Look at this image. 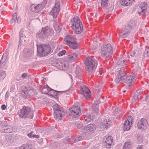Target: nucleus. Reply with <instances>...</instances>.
<instances>
[{
	"label": "nucleus",
	"instance_id": "f257e3e1",
	"mask_svg": "<svg viewBox=\"0 0 149 149\" xmlns=\"http://www.w3.org/2000/svg\"><path fill=\"white\" fill-rule=\"evenodd\" d=\"M85 67L89 74L93 73L97 65V61L90 57L86 58L85 61Z\"/></svg>",
	"mask_w": 149,
	"mask_h": 149
},
{
	"label": "nucleus",
	"instance_id": "f03ea898",
	"mask_svg": "<svg viewBox=\"0 0 149 149\" xmlns=\"http://www.w3.org/2000/svg\"><path fill=\"white\" fill-rule=\"evenodd\" d=\"M100 51L102 57L106 59L110 58L113 55L112 47L110 44L103 45L101 47Z\"/></svg>",
	"mask_w": 149,
	"mask_h": 149
},
{
	"label": "nucleus",
	"instance_id": "7ed1b4c3",
	"mask_svg": "<svg viewBox=\"0 0 149 149\" xmlns=\"http://www.w3.org/2000/svg\"><path fill=\"white\" fill-rule=\"evenodd\" d=\"M71 23V28L77 34L81 33L83 30V26L79 18L77 16L74 17L72 20Z\"/></svg>",
	"mask_w": 149,
	"mask_h": 149
},
{
	"label": "nucleus",
	"instance_id": "20e7f679",
	"mask_svg": "<svg viewBox=\"0 0 149 149\" xmlns=\"http://www.w3.org/2000/svg\"><path fill=\"white\" fill-rule=\"evenodd\" d=\"M75 38L71 35H67L64 39L65 43L69 46L70 48L75 49L77 48L78 44L75 40Z\"/></svg>",
	"mask_w": 149,
	"mask_h": 149
},
{
	"label": "nucleus",
	"instance_id": "39448f33",
	"mask_svg": "<svg viewBox=\"0 0 149 149\" xmlns=\"http://www.w3.org/2000/svg\"><path fill=\"white\" fill-rule=\"evenodd\" d=\"M37 52L41 56H43L49 54L51 51V48L49 45H37Z\"/></svg>",
	"mask_w": 149,
	"mask_h": 149
},
{
	"label": "nucleus",
	"instance_id": "423d86ee",
	"mask_svg": "<svg viewBox=\"0 0 149 149\" xmlns=\"http://www.w3.org/2000/svg\"><path fill=\"white\" fill-rule=\"evenodd\" d=\"M54 111V116L57 120H61L65 112L63 108L58 104H56L53 107Z\"/></svg>",
	"mask_w": 149,
	"mask_h": 149
},
{
	"label": "nucleus",
	"instance_id": "0eeeda50",
	"mask_svg": "<svg viewBox=\"0 0 149 149\" xmlns=\"http://www.w3.org/2000/svg\"><path fill=\"white\" fill-rule=\"evenodd\" d=\"M122 82L125 83L127 87L129 88L132 85L136 79V75L135 74L131 73L129 75L123 78Z\"/></svg>",
	"mask_w": 149,
	"mask_h": 149
},
{
	"label": "nucleus",
	"instance_id": "6e6552de",
	"mask_svg": "<svg viewBox=\"0 0 149 149\" xmlns=\"http://www.w3.org/2000/svg\"><path fill=\"white\" fill-rule=\"evenodd\" d=\"M134 25V22L133 21H130L128 25L124 28L123 31L120 33L119 34L120 37L122 38L127 37L130 33L131 29Z\"/></svg>",
	"mask_w": 149,
	"mask_h": 149
},
{
	"label": "nucleus",
	"instance_id": "1a4fd4ad",
	"mask_svg": "<svg viewBox=\"0 0 149 149\" xmlns=\"http://www.w3.org/2000/svg\"><path fill=\"white\" fill-rule=\"evenodd\" d=\"M19 116L21 117H26L32 118L33 116V111L31 109L26 107H23L20 111Z\"/></svg>",
	"mask_w": 149,
	"mask_h": 149
},
{
	"label": "nucleus",
	"instance_id": "9d476101",
	"mask_svg": "<svg viewBox=\"0 0 149 149\" xmlns=\"http://www.w3.org/2000/svg\"><path fill=\"white\" fill-rule=\"evenodd\" d=\"M126 70L124 67H123L118 72L117 76L115 80L116 83L119 84L122 82L123 78L125 77L126 74Z\"/></svg>",
	"mask_w": 149,
	"mask_h": 149
},
{
	"label": "nucleus",
	"instance_id": "9b49d317",
	"mask_svg": "<svg viewBox=\"0 0 149 149\" xmlns=\"http://www.w3.org/2000/svg\"><path fill=\"white\" fill-rule=\"evenodd\" d=\"M0 131L5 133H10L15 132V130L10 125L3 123L0 126Z\"/></svg>",
	"mask_w": 149,
	"mask_h": 149
},
{
	"label": "nucleus",
	"instance_id": "f8f14e48",
	"mask_svg": "<svg viewBox=\"0 0 149 149\" xmlns=\"http://www.w3.org/2000/svg\"><path fill=\"white\" fill-rule=\"evenodd\" d=\"M96 128V127L95 124H90L84 127L82 132L86 134H91L95 131Z\"/></svg>",
	"mask_w": 149,
	"mask_h": 149
},
{
	"label": "nucleus",
	"instance_id": "ddd939ff",
	"mask_svg": "<svg viewBox=\"0 0 149 149\" xmlns=\"http://www.w3.org/2000/svg\"><path fill=\"white\" fill-rule=\"evenodd\" d=\"M80 93L86 99H88L91 97V93L87 87L84 85L80 86Z\"/></svg>",
	"mask_w": 149,
	"mask_h": 149
},
{
	"label": "nucleus",
	"instance_id": "4468645a",
	"mask_svg": "<svg viewBox=\"0 0 149 149\" xmlns=\"http://www.w3.org/2000/svg\"><path fill=\"white\" fill-rule=\"evenodd\" d=\"M43 0V2H42L41 4H39L37 6H36L35 5H32L30 7V10L34 13H37L43 9L46 3V0Z\"/></svg>",
	"mask_w": 149,
	"mask_h": 149
},
{
	"label": "nucleus",
	"instance_id": "2eb2a0df",
	"mask_svg": "<svg viewBox=\"0 0 149 149\" xmlns=\"http://www.w3.org/2000/svg\"><path fill=\"white\" fill-rule=\"evenodd\" d=\"M59 1H56L55 6L50 13V14L53 16L54 18L56 17L60 10Z\"/></svg>",
	"mask_w": 149,
	"mask_h": 149
},
{
	"label": "nucleus",
	"instance_id": "dca6fc26",
	"mask_svg": "<svg viewBox=\"0 0 149 149\" xmlns=\"http://www.w3.org/2000/svg\"><path fill=\"white\" fill-rule=\"evenodd\" d=\"M22 94L24 97L27 98L34 95V90L32 87H26L22 92Z\"/></svg>",
	"mask_w": 149,
	"mask_h": 149
},
{
	"label": "nucleus",
	"instance_id": "f3484780",
	"mask_svg": "<svg viewBox=\"0 0 149 149\" xmlns=\"http://www.w3.org/2000/svg\"><path fill=\"white\" fill-rule=\"evenodd\" d=\"M138 129L141 130L146 129L148 127V123L147 120L142 118L138 122L137 125Z\"/></svg>",
	"mask_w": 149,
	"mask_h": 149
},
{
	"label": "nucleus",
	"instance_id": "a211bd4d",
	"mask_svg": "<svg viewBox=\"0 0 149 149\" xmlns=\"http://www.w3.org/2000/svg\"><path fill=\"white\" fill-rule=\"evenodd\" d=\"M69 114L72 118H75L79 116L80 114V110L79 107L78 106H74L70 109Z\"/></svg>",
	"mask_w": 149,
	"mask_h": 149
},
{
	"label": "nucleus",
	"instance_id": "6ab92c4d",
	"mask_svg": "<svg viewBox=\"0 0 149 149\" xmlns=\"http://www.w3.org/2000/svg\"><path fill=\"white\" fill-rule=\"evenodd\" d=\"M133 120L132 117L129 116L125 122L123 126V130L124 131L128 130L130 129L132 125V122Z\"/></svg>",
	"mask_w": 149,
	"mask_h": 149
},
{
	"label": "nucleus",
	"instance_id": "aec40b11",
	"mask_svg": "<svg viewBox=\"0 0 149 149\" xmlns=\"http://www.w3.org/2000/svg\"><path fill=\"white\" fill-rule=\"evenodd\" d=\"M109 0H101V2L102 7L104 8L105 11L107 13L110 11L112 8L109 3Z\"/></svg>",
	"mask_w": 149,
	"mask_h": 149
},
{
	"label": "nucleus",
	"instance_id": "412c9836",
	"mask_svg": "<svg viewBox=\"0 0 149 149\" xmlns=\"http://www.w3.org/2000/svg\"><path fill=\"white\" fill-rule=\"evenodd\" d=\"M147 3H141L139 6L138 13L139 15L144 14L147 11Z\"/></svg>",
	"mask_w": 149,
	"mask_h": 149
},
{
	"label": "nucleus",
	"instance_id": "4be33fe9",
	"mask_svg": "<svg viewBox=\"0 0 149 149\" xmlns=\"http://www.w3.org/2000/svg\"><path fill=\"white\" fill-rule=\"evenodd\" d=\"M66 91H56L50 88L49 91V93H48V95L52 97H55L56 96L58 97L60 94L62 93H64Z\"/></svg>",
	"mask_w": 149,
	"mask_h": 149
},
{
	"label": "nucleus",
	"instance_id": "5701e85b",
	"mask_svg": "<svg viewBox=\"0 0 149 149\" xmlns=\"http://www.w3.org/2000/svg\"><path fill=\"white\" fill-rule=\"evenodd\" d=\"M141 90H138L134 93V95L133 97L132 100L133 102H134L137 100L138 99H139L141 98V95H143V93L141 92Z\"/></svg>",
	"mask_w": 149,
	"mask_h": 149
},
{
	"label": "nucleus",
	"instance_id": "b1692460",
	"mask_svg": "<svg viewBox=\"0 0 149 149\" xmlns=\"http://www.w3.org/2000/svg\"><path fill=\"white\" fill-rule=\"evenodd\" d=\"M78 55V54L76 53L71 54L67 56V61L70 62L73 61L77 57Z\"/></svg>",
	"mask_w": 149,
	"mask_h": 149
},
{
	"label": "nucleus",
	"instance_id": "393cba45",
	"mask_svg": "<svg viewBox=\"0 0 149 149\" xmlns=\"http://www.w3.org/2000/svg\"><path fill=\"white\" fill-rule=\"evenodd\" d=\"M113 138L111 136H108L106 138L105 141L106 143V147L107 148H110V146L112 144Z\"/></svg>",
	"mask_w": 149,
	"mask_h": 149
},
{
	"label": "nucleus",
	"instance_id": "a878e982",
	"mask_svg": "<svg viewBox=\"0 0 149 149\" xmlns=\"http://www.w3.org/2000/svg\"><path fill=\"white\" fill-rule=\"evenodd\" d=\"M8 55V53L7 52L3 54V56L1 58L0 61V68H2L5 65L4 62L6 60V59Z\"/></svg>",
	"mask_w": 149,
	"mask_h": 149
},
{
	"label": "nucleus",
	"instance_id": "bb28decb",
	"mask_svg": "<svg viewBox=\"0 0 149 149\" xmlns=\"http://www.w3.org/2000/svg\"><path fill=\"white\" fill-rule=\"evenodd\" d=\"M127 60H126L124 58H120L117 62V64L120 67L122 66L123 67L125 66L127 62Z\"/></svg>",
	"mask_w": 149,
	"mask_h": 149
},
{
	"label": "nucleus",
	"instance_id": "cd10ccee",
	"mask_svg": "<svg viewBox=\"0 0 149 149\" xmlns=\"http://www.w3.org/2000/svg\"><path fill=\"white\" fill-rule=\"evenodd\" d=\"M25 32L23 29H22L20 31L19 33V41H23L24 40L25 41V38L26 37V36L25 35Z\"/></svg>",
	"mask_w": 149,
	"mask_h": 149
},
{
	"label": "nucleus",
	"instance_id": "c85d7f7f",
	"mask_svg": "<svg viewBox=\"0 0 149 149\" xmlns=\"http://www.w3.org/2000/svg\"><path fill=\"white\" fill-rule=\"evenodd\" d=\"M111 122L109 119H105L104 120L103 123H102L101 125H103L104 127L107 129L110 127L111 125Z\"/></svg>",
	"mask_w": 149,
	"mask_h": 149
},
{
	"label": "nucleus",
	"instance_id": "c756f323",
	"mask_svg": "<svg viewBox=\"0 0 149 149\" xmlns=\"http://www.w3.org/2000/svg\"><path fill=\"white\" fill-rule=\"evenodd\" d=\"M42 33H44L45 34V35H46L47 37L49 35L50 32L49 28L48 26L42 28Z\"/></svg>",
	"mask_w": 149,
	"mask_h": 149
},
{
	"label": "nucleus",
	"instance_id": "7c9ffc66",
	"mask_svg": "<svg viewBox=\"0 0 149 149\" xmlns=\"http://www.w3.org/2000/svg\"><path fill=\"white\" fill-rule=\"evenodd\" d=\"M50 89V88L47 85L45 86H44L43 88L42 89V91L44 94H48Z\"/></svg>",
	"mask_w": 149,
	"mask_h": 149
},
{
	"label": "nucleus",
	"instance_id": "2f4dec72",
	"mask_svg": "<svg viewBox=\"0 0 149 149\" xmlns=\"http://www.w3.org/2000/svg\"><path fill=\"white\" fill-rule=\"evenodd\" d=\"M44 33H42V31L41 30V31H39L36 34V36L38 38L42 39H45L47 37L46 35Z\"/></svg>",
	"mask_w": 149,
	"mask_h": 149
},
{
	"label": "nucleus",
	"instance_id": "473e14b6",
	"mask_svg": "<svg viewBox=\"0 0 149 149\" xmlns=\"http://www.w3.org/2000/svg\"><path fill=\"white\" fill-rule=\"evenodd\" d=\"M75 125L77 128L81 130V131L84 129L83 128L84 126H83V124L81 122L78 121H77L75 123Z\"/></svg>",
	"mask_w": 149,
	"mask_h": 149
},
{
	"label": "nucleus",
	"instance_id": "72a5a7b5",
	"mask_svg": "<svg viewBox=\"0 0 149 149\" xmlns=\"http://www.w3.org/2000/svg\"><path fill=\"white\" fill-rule=\"evenodd\" d=\"M98 107V105L97 104L95 103L92 106V109L93 111H95L96 113V115H97V113L99 111Z\"/></svg>",
	"mask_w": 149,
	"mask_h": 149
},
{
	"label": "nucleus",
	"instance_id": "f704fd0d",
	"mask_svg": "<svg viewBox=\"0 0 149 149\" xmlns=\"http://www.w3.org/2000/svg\"><path fill=\"white\" fill-rule=\"evenodd\" d=\"M132 146L129 142L125 143L124 144L123 149H131Z\"/></svg>",
	"mask_w": 149,
	"mask_h": 149
},
{
	"label": "nucleus",
	"instance_id": "c9c22d12",
	"mask_svg": "<svg viewBox=\"0 0 149 149\" xmlns=\"http://www.w3.org/2000/svg\"><path fill=\"white\" fill-rule=\"evenodd\" d=\"M84 119L85 122H88L91 121V120L93 119V118L91 117V114H89L87 116H86L84 117Z\"/></svg>",
	"mask_w": 149,
	"mask_h": 149
},
{
	"label": "nucleus",
	"instance_id": "e433bc0d",
	"mask_svg": "<svg viewBox=\"0 0 149 149\" xmlns=\"http://www.w3.org/2000/svg\"><path fill=\"white\" fill-rule=\"evenodd\" d=\"M130 0H120V3L123 6H128L130 3L128 2ZM134 1H135V0H133Z\"/></svg>",
	"mask_w": 149,
	"mask_h": 149
},
{
	"label": "nucleus",
	"instance_id": "4c0bfd02",
	"mask_svg": "<svg viewBox=\"0 0 149 149\" xmlns=\"http://www.w3.org/2000/svg\"><path fill=\"white\" fill-rule=\"evenodd\" d=\"M17 15L16 13H14L13 14L12 18L10 21V23L12 24L13 23L15 22L17 19Z\"/></svg>",
	"mask_w": 149,
	"mask_h": 149
},
{
	"label": "nucleus",
	"instance_id": "58836bf2",
	"mask_svg": "<svg viewBox=\"0 0 149 149\" xmlns=\"http://www.w3.org/2000/svg\"><path fill=\"white\" fill-rule=\"evenodd\" d=\"M82 72V70L81 68L79 66H77L75 70V73L77 75H78Z\"/></svg>",
	"mask_w": 149,
	"mask_h": 149
},
{
	"label": "nucleus",
	"instance_id": "ea45409f",
	"mask_svg": "<svg viewBox=\"0 0 149 149\" xmlns=\"http://www.w3.org/2000/svg\"><path fill=\"white\" fill-rule=\"evenodd\" d=\"M6 75V73L5 71H2L0 74V79H3Z\"/></svg>",
	"mask_w": 149,
	"mask_h": 149
},
{
	"label": "nucleus",
	"instance_id": "a19ab883",
	"mask_svg": "<svg viewBox=\"0 0 149 149\" xmlns=\"http://www.w3.org/2000/svg\"><path fill=\"white\" fill-rule=\"evenodd\" d=\"M144 56L145 57H147L149 56V49L147 48L145 49Z\"/></svg>",
	"mask_w": 149,
	"mask_h": 149
},
{
	"label": "nucleus",
	"instance_id": "79ce46f5",
	"mask_svg": "<svg viewBox=\"0 0 149 149\" xmlns=\"http://www.w3.org/2000/svg\"><path fill=\"white\" fill-rule=\"evenodd\" d=\"M66 52V51L65 50H63L62 51L59 52L58 54V55L59 56H61L64 54Z\"/></svg>",
	"mask_w": 149,
	"mask_h": 149
},
{
	"label": "nucleus",
	"instance_id": "37998d69",
	"mask_svg": "<svg viewBox=\"0 0 149 149\" xmlns=\"http://www.w3.org/2000/svg\"><path fill=\"white\" fill-rule=\"evenodd\" d=\"M76 78L78 79V81L77 83V84H80V82L81 83L83 82V79L81 77H76Z\"/></svg>",
	"mask_w": 149,
	"mask_h": 149
},
{
	"label": "nucleus",
	"instance_id": "c03bdc74",
	"mask_svg": "<svg viewBox=\"0 0 149 149\" xmlns=\"http://www.w3.org/2000/svg\"><path fill=\"white\" fill-rule=\"evenodd\" d=\"M137 51L136 50H134L131 52L130 55L132 57H134V56H136V54H137Z\"/></svg>",
	"mask_w": 149,
	"mask_h": 149
},
{
	"label": "nucleus",
	"instance_id": "a18cd8bd",
	"mask_svg": "<svg viewBox=\"0 0 149 149\" xmlns=\"http://www.w3.org/2000/svg\"><path fill=\"white\" fill-rule=\"evenodd\" d=\"M83 139H84L83 137H82V136H79L78 137H77L75 139V141L78 142V141H79L83 140Z\"/></svg>",
	"mask_w": 149,
	"mask_h": 149
},
{
	"label": "nucleus",
	"instance_id": "49530a36",
	"mask_svg": "<svg viewBox=\"0 0 149 149\" xmlns=\"http://www.w3.org/2000/svg\"><path fill=\"white\" fill-rule=\"evenodd\" d=\"M24 149H32V147L29 144H24Z\"/></svg>",
	"mask_w": 149,
	"mask_h": 149
},
{
	"label": "nucleus",
	"instance_id": "de8ad7c7",
	"mask_svg": "<svg viewBox=\"0 0 149 149\" xmlns=\"http://www.w3.org/2000/svg\"><path fill=\"white\" fill-rule=\"evenodd\" d=\"M59 65L61 66L62 67H68V65H66L65 64V63L63 62V63H60L59 64Z\"/></svg>",
	"mask_w": 149,
	"mask_h": 149
},
{
	"label": "nucleus",
	"instance_id": "09e8293b",
	"mask_svg": "<svg viewBox=\"0 0 149 149\" xmlns=\"http://www.w3.org/2000/svg\"><path fill=\"white\" fill-rule=\"evenodd\" d=\"M120 111V109L118 108H116L115 109L114 111V112L115 114H117Z\"/></svg>",
	"mask_w": 149,
	"mask_h": 149
},
{
	"label": "nucleus",
	"instance_id": "8fccbe9b",
	"mask_svg": "<svg viewBox=\"0 0 149 149\" xmlns=\"http://www.w3.org/2000/svg\"><path fill=\"white\" fill-rule=\"evenodd\" d=\"M137 149H145V146L143 145H141L138 147Z\"/></svg>",
	"mask_w": 149,
	"mask_h": 149
},
{
	"label": "nucleus",
	"instance_id": "3c124183",
	"mask_svg": "<svg viewBox=\"0 0 149 149\" xmlns=\"http://www.w3.org/2000/svg\"><path fill=\"white\" fill-rule=\"evenodd\" d=\"M27 75V74L26 73H24L22 75V77L23 79H25Z\"/></svg>",
	"mask_w": 149,
	"mask_h": 149
},
{
	"label": "nucleus",
	"instance_id": "603ef678",
	"mask_svg": "<svg viewBox=\"0 0 149 149\" xmlns=\"http://www.w3.org/2000/svg\"><path fill=\"white\" fill-rule=\"evenodd\" d=\"M33 132H31L30 133L28 134V136L29 137H32L33 136Z\"/></svg>",
	"mask_w": 149,
	"mask_h": 149
},
{
	"label": "nucleus",
	"instance_id": "864d4df0",
	"mask_svg": "<svg viewBox=\"0 0 149 149\" xmlns=\"http://www.w3.org/2000/svg\"><path fill=\"white\" fill-rule=\"evenodd\" d=\"M22 41H19V45H18V49H19V47H21V42H22Z\"/></svg>",
	"mask_w": 149,
	"mask_h": 149
},
{
	"label": "nucleus",
	"instance_id": "5fc2aeb1",
	"mask_svg": "<svg viewBox=\"0 0 149 149\" xmlns=\"http://www.w3.org/2000/svg\"><path fill=\"white\" fill-rule=\"evenodd\" d=\"M1 109L3 110H4L6 109V106L5 105H3L1 107Z\"/></svg>",
	"mask_w": 149,
	"mask_h": 149
},
{
	"label": "nucleus",
	"instance_id": "6e6d98bb",
	"mask_svg": "<svg viewBox=\"0 0 149 149\" xmlns=\"http://www.w3.org/2000/svg\"><path fill=\"white\" fill-rule=\"evenodd\" d=\"M70 141H71L73 143H75L77 142V141H75V139H74L72 138L71 139H70Z\"/></svg>",
	"mask_w": 149,
	"mask_h": 149
},
{
	"label": "nucleus",
	"instance_id": "4d7b16f0",
	"mask_svg": "<svg viewBox=\"0 0 149 149\" xmlns=\"http://www.w3.org/2000/svg\"><path fill=\"white\" fill-rule=\"evenodd\" d=\"M24 144H23L19 148V149H24Z\"/></svg>",
	"mask_w": 149,
	"mask_h": 149
},
{
	"label": "nucleus",
	"instance_id": "13d9d810",
	"mask_svg": "<svg viewBox=\"0 0 149 149\" xmlns=\"http://www.w3.org/2000/svg\"><path fill=\"white\" fill-rule=\"evenodd\" d=\"M64 143L66 144H68L69 143V141H68V140L65 139V140L64 141Z\"/></svg>",
	"mask_w": 149,
	"mask_h": 149
},
{
	"label": "nucleus",
	"instance_id": "bf43d9fd",
	"mask_svg": "<svg viewBox=\"0 0 149 149\" xmlns=\"http://www.w3.org/2000/svg\"><path fill=\"white\" fill-rule=\"evenodd\" d=\"M21 21V19L19 18V17H18L17 19V22L18 23H20Z\"/></svg>",
	"mask_w": 149,
	"mask_h": 149
},
{
	"label": "nucleus",
	"instance_id": "052dcab7",
	"mask_svg": "<svg viewBox=\"0 0 149 149\" xmlns=\"http://www.w3.org/2000/svg\"><path fill=\"white\" fill-rule=\"evenodd\" d=\"M73 89V88L72 87H71L69 89V90L70 91H72Z\"/></svg>",
	"mask_w": 149,
	"mask_h": 149
},
{
	"label": "nucleus",
	"instance_id": "680f3d73",
	"mask_svg": "<svg viewBox=\"0 0 149 149\" xmlns=\"http://www.w3.org/2000/svg\"><path fill=\"white\" fill-rule=\"evenodd\" d=\"M39 137V136L38 135H36V136H35V138H38Z\"/></svg>",
	"mask_w": 149,
	"mask_h": 149
},
{
	"label": "nucleus",
	"instance_id": "e2e57ef3",
	"mask_svg": "<svg viewBox=\"0 0 149 149\" xmlns=\"http://www.w3.org/2000/svg\"><path fill=\"white\" fill-rule=\"evenodd\" d=\"M36 135L34 134H33V137H34V138H35V136H36Z\"/></svg>",
	"mask_w": 149,
	"mask_h": 149
},
{
	"label": "nucleus",
	"instance_id": "0e129e2a",
	"mask_svg": "<svg viewBox=\"0 0 149 149\" xmlns=\"http://www.w3.org/2000/svg\"><path fill=\"white\" fill-rule=\"evenodd\" d=\"M126 91L125 90H124L123 91V93H125V92Z\"/></svg>",
	"mask_w": 149,
	"mask_h": 149
},
{
	"label": "nucleus",
	"instance_id": "69168bd1",
	"mask_svg": "<svg viewBox=\"0 0 149 149\" xmlns=\"http://www.w3.org/2000/svg\"><path fill=\"white\" fill-rule=\"evenodd\" d=\"M58 27L59 28H60V26H59L58 25Z\"/></svg>",
	"mask_w": 149,
	"mask_h": 149
},
{
	"label": "nucleus",
	"instance_id": "338daca9",
	"mask_svg": "<svg viewBox=\"0 0 149 149\" xmlns=\"http://www.w3.org/2000/svg\"><path fill=\"white\" fill-rule=\"evenodd\" d=\"M100 74H101V73H100Z\"/></svg>",
	"mask_w": 149,
	"mask_h": 149
},
{
	"label": "nucleus",
	"instance_id": "774afa93",
	"mask_svg": "<svg viewBox=\"0 0 149 149\" xmlns=\"http://www.w3.org/2000/svg\"><path fill=\"white\" fill-rule=\"evenodd\" d=\"M100 74H101V73H100Z\"/></svg>",
	"mask_w": 149,
	"mask_h": 149
}]
</instances>
